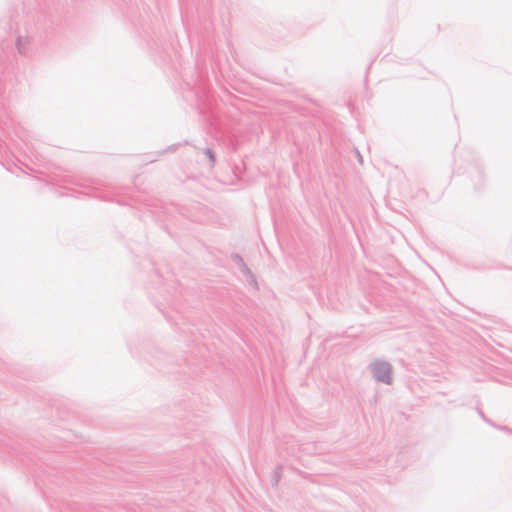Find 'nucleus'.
I'll use <instances>...</instances> for the list:
<instances>
[{"mask_svg": "<svg viewBox=\"0 0 512 512\" xmlns=\"http://www.w3.org/2000/svg\"><path fill=\"white\" fill-rule=\"evenodd\" d=\"M374 373L379 381L388 384L391 382L390 367L388 364L382 362L376 363L374 365Z\"/></svg>", "mask_w": 512, "mask_h": 512, "instance_id": "1", "label": "nucleus"}]
</instances>
